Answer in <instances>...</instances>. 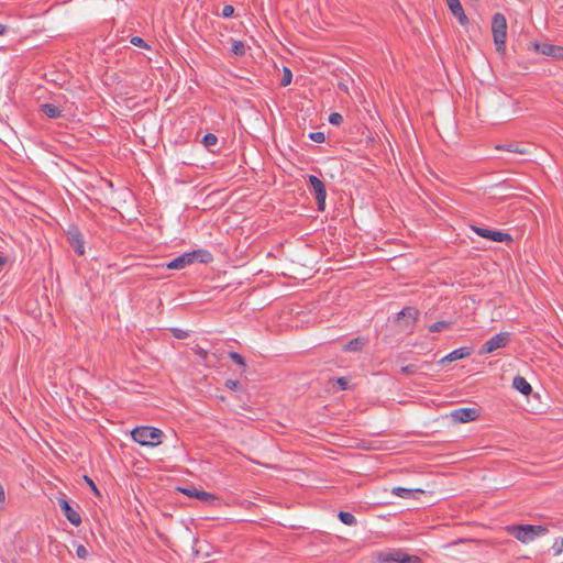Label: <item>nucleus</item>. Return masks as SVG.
<instances>
[{"label": "nucleus", "mask_w": 563, "mask_h": 563, "mask_svg": "<svg viewBox=\"0 0 563 563\" xmlns=\"http://www.w3.org/2000/svg\"><path fill=\"white\" fill-rule=\"evenodd\" d=\"M131 437L143 446L154 448L162 443L164 432L158 428L140 426L131 431Z\"/></svg>", "instance_id": "f257e3e1"}, {"label": "nucleus", "mask_w": 563, "mask_h": 563, "mask_svg": "<svg viewBox=\"0 0 563 563\" xmlns=\"http://www.w3.org/2000/svg\"><path fill=\"white\" fill-rule=\"evenodd\" d=\"M509 534L522 543L533 541L548 532V528L541 525H512L507 527Z\"/></svg>", "instance_id": "f03ea898"}, {"label": "nucleus", "mask_w": 563, "mask_h": 563, "mask_svg": "<svg viewBox=\"0 0 563 563\" xmlns=\"http://www.w3.org/2000/svg\"><path fill=\"white\" fill-rule=\"evenodd\" d=\"M492 33L496 51L500 54L506 52L507 21L503 13H495L492 19Z\"/></svg>", "instance_id": "7ed1b4c3"}, {"label": "nucleus", "mask_w": 563, "mask_h": 563, "mask_svg": "<svg viewBox=\"0 0 563 563\" xmlns=\"http://www.w3.org/2000/svg\"><path fill=\"white\" fill-rule=\"evenodd\" d=\"M308 188L317 200L318 210L324 211L327 189L324 183L314 175H308Z\"/></svg>", "instance_id": "20e7f679"}, {"label": "nucleus", "mask_w": 563, "mask_h": 563, "mask_svg": "<svg viewBox=\"0 0 563 563\" xmlns=\"http://www.w3.org/2000/svg\"><path fill=\"white\" fill-rule=\"evenodd\" d=\"M510 336L511 334L509 332L497 333L482 345L479 354H489L498 349L505 347L509 343Z\"/></svg>", "instance_id": "39448f33"}, {"label": "nucleus", "mask_w": 563, "mask_h": 563, "mask_svg": "<svg viewBox=\"0 0 563 563\" xmlns=\"http://www.w3.org/2000/svg\"><path fill=\"white\" fill-rule=\"evenodd\" d=\"M472 230L481 238L494 241V242H512V236L503 231H495L482 227L473 225Z\"/></svg>", "instance_id": "423d86ee"}, {"label": "nucleus", "mask_w": 563, "mask_h": 563, "mask_svg": "<svg viewBox=\"0 0 563 563\" xmlns=\"http://www.w3.org/2000/svg\"><path fill=\"white\" fill-rule=\"evenodd\" d=\"M178 490L190 498H197L201 503L208 505H213L216 500H219V498L216 495L206 490H199L195 486L178 487Z\"/></svg>", "instance_id": "0eeeda50"}, {"label": "nucleus", "mask_w": 563, "mask_h": 563, "mask_svg": "<svg viewBox=\"0 0 563 563\" xmlns=\"http://www.w3.org/2000/svg\"><path fill=\"white\" fill-rule=\"evenodd\" d=\"M67 241L79 256L85 254V241L80 230L76 225H70L67 230Z\"/></svg>", "instance_id": "6e6552de"}, {"label": "nucleus", "mask_w": 563, "mask_h": 563, "mask_svg": "<svg viewBox=\"0 0 563 563\" xmlns=\"http://www.w3.org/2000/svg\"><path fill=\"white\" fill-rule=\"evenodd\" d=\"M451 417L454 421L465 423L476 420L479 417V410L477 408H459L451 412Z\"/></svg>", "instance_id": "1a4fd4ad"}, {"label": "nucleus", "mask_w": 563, "mask_h": 563, "mask_svg": "<svg viewBox=\"0 0 563 563\" xmlns=\"http://www.w3.org/2000/svg\"><path fill=\"white\" fill-rule=\"evenodd\" d=\"M58 505L60 507V510H62L63 515L67 518V520L71 525H74L76 527L80 526V523H81V516L77 511V509L71 507V505L68 503L67 499L59 498L58 499Z\"/></svg>", "instance_id": "9d476101"}, {"label": "nucleus", "mask_w": 563, "mask_h": 563, "mask_svg": "<svg viewBox=\"0 0 563 563\" xmlns=\"http://www.w3.org/2000/svg\"><path fill=\"white\" fill-rule=\"evenodd\" d=\"M419 317V310L415 307L407 306L404 307L398 313H397V320H404L405 328H411L415 322L417 321Z\"/></svg>", "instance_id": "9b49d317"}, {"label": "nucleus", "mask_w": 563, "mask_h": 563, "mask_svg": "<svg viewBox=\"0 0 563 563\" xmlns=\"http://www.w3.org/2000/svg\"><path fill=\"white\" fill-rule=\"evenodd\" d=\"M445 2L451 13L457 19L460 24L466 25L468 23V18L466 16L460 0H445Z\"/></svg>", "instance_id": "f8f14e48"}, {"label": "nucleus", "mask_w": 563, "mask_h": 563, "mask_svg": "<svg viewBox=\"0 0 563 563\" xmlns=\"http://www.w3.org/2000/svg\"><path fill=\"white\" fill-rule=\"evenodd\" d=\"M188 257H190V263H201L209 264L213 261V255L203 249L194 250L191 252H187Z\"/></svg>", "instance_id": "ddd939ff"}, {"label": "nucleus", "mask_w": 563, "mask_h": 563, "mask_svg": "<svg viewBox=\"0 0 563 563\" xmlns=\"http://www.w3.org/2000/svg\"><path fill=\"white\" fill-rule=\"evenodd\" d=\"M391 493L398 497L401 498H415L417 499L418 496L423 495L424 490L420 488H405V487H394L391 489Z\"/></svg>", "instance_id": "4468645a"}, {"label": "nucleus", "mask_w": 563, "mask_h": 563, "mask_svg": "<svg viewBox=\"0 0 563 563\" xmlns=\"http://www.w3.org/2000/svg\"><path fill=\"white\" fill-rule=\"evenodd\" d=\"M512 386L515 389H517L519 393H521L525 396H529L532 391L531 385L528 383V380L522 376H516L512 380Z\"/></svg>", "instance_id": "2eb2a0df"}, {"label": "nucleus", "mask_w": 563, "mask_h": 563, "mask_svg": "<svg viewBox=\"0 0 563 563\" xmlns=\"http://www.w3.org/2000/svg\"><path fill=\"white\" fill-rule=\"evenodd\" d=\"M40 111L49 119H58L62 117V110L53 103H43Z\"/></svg>", "instance_id": "dca6fc26"}, {"label": "nucleus", "mask_w": 563, "mask_h": 563, "mask_svg": "<svg viewBox=\"0 0 563 563\" xmlns=\"http://www.w3.org/2000/svg\"><path fill=\"white\" fill-rule=\"evenodd\" d=\"M366 342L367 341H366L365 338H362V336L354 338V339L350 340L343 346V351H345V352H358V351H361L365 346Z\"/></svg>", "instance_id": "f3484780"}, {"label": "nucleus", "mask_w": 563, "mask_h": 563, "mask_svg": "<svg viewBox=\"0 0 563 563\" xmlns=\"http://www.w3.org/2000/svg\"><path fill=\"white\" fill-rule=\"evenodd\" d=\"M190 263V257H188L187 253L181 254L180 256L172 260L169 263H167L168 269H181L186 267Z\"/></svg>", "instance_id": "a211bd4d"}, {"label": "nucleus", "mask_w": 563, "mask_h": 563, "mask_svg": "<svg viewBox=\"0 0 563 563\" xmlns=\"http://www.w3.org/2000/svg\"><path fill=\"white\" fill-rule=\"evenodd\" d=\"M534 48L538 53L551 56L555 51H559V46L549 43H534Z\"/></svg>", "instance_id": "6ab92c4d"}, {"label": "nucleus", "mask_w": 563, "mask_h": 563, "mask_svg": "<svg viewBox=\"0 0 563 563\" xmlns=\"http://www.w3.org/2000/svg\"><path fill=\"white\" fill-rule=\"evenodd\" d=\"M377 559L380 563H390V562L399 563V550L382 552L378 554Z\"/></svg>", "instance_id": "aec40b11"}, {"label": "nucleus", "mask_w": 563, "mask_h": 563, "mask_svg": "<svg viewBox=\"0 0 563 563\" xmlns=\"http://www.w3.org/2000/svg\"><path fill=\"white\" fill-rule=\"evenodd\" d=\"M472 354V349L467 346H462L459 349H455L450 353V356L453 358V361L462 360Z\"/></svg>", "instance_id": "412c9836"}, {"label": "nucleus", "mask_w": 563, "mask_h": 563, "mask_svg": "<svg viewBox=\"0 0 563 563\" xmlns=\"http://www.w3.org/2000/svg\"><path fill=\"white\" fill-rule=\"evenodd\" d=\"M339 520L346 526H355L357 523V520L355 516L349 511H340L338 514Z\"/></svg>", "instance_id": "4be33fe9"}, {"label": "nucleus", "mask_w": 563, "mask_h": 563, "mask_svg": "<svg viewBox=\"0 0 563 563\" xmlns=\"http://www.w3.org/2000/svg\"><path fill=\"white\" fill-rule=\"evenodd\" d=\"M452 325L451 321L440 320L434 323H432L429 327V331L432 333L441 332L442 330L450 329Z\"/></svg>", "instance_id": "5701e85b"}, {"label": "nucleus", "mask_w": 563, "mask_h": 563, "mask_svg": "<svg viewBox=\"0 0 563 563\" xmlns=\"http://www.w3.org/2000/svg\"><path fill=\"white\" fill-rule=\"evenodd\" d=\"M231 52L239 57H242L246 53L245 44L242 41H232Z\"/></svg>", "instance_id": "b1692460"}, {"label": "nucleus", "mask_w": 563, "mask_h": 563, "mask_svg": "<svg viewBox=\"0 0 563 563\" xmlns=\"http://www.w3.org/2000/svg\"><path fill=\"white\" fill-rule=\"evenodd\" d=\"M228 355L232 362H234L235 364H238L239 366L242 367V372L246 371L247 365H246V362H245V358L243 357V355H241L238 352H229Z\"/></svg>", "instance_id": "393cba45"}, {"label": "nucleus", "mask_w": 563, "mask_h": 563, "mask_svg": "<svg viewBox=\"0 0 563 563\" xmlns=\"http://www.w3.org/2000/svg\"><path fill=\"white\" fill-rule=\"evenodd\" d=\"M399 563H422V560L417 555H410L399 550Z\"/></svg>", "instance_id": "a878e982"}, {"label": "nucleus", "mask_w": 563, "mask_h": 563, "mask_svg": "<svg viewBox=\"0 0 563 563\" xmlns=\"http://www.w3.org/2000/svg\"><path fill=\"white\" fill-rule=\"evenodd\" d=\"M218 142V137L217 135H214L213 133H207L203 135L202 137V144L207 147V148H210L211 146L216 145Z\"/></svg>", "instance_id": "bb28decb"}, {"label": "nucleus", "mask_w": 563, "mask_h": 563, "mask_svg": "<svg viewBox=\"0 0 563 563\" xmlns=\"http://www.w3.org/2000/svg\"><path fill=\"white\" fill-rule=\"evenodd\" d=\"M291 79H292L291 70L289 68H287V67H284L283 77H282V80H280V86L282 87H286V86L290 85Z\"/></svg>", "instance_id": "cd10ccee"}, {"label": "nucleus", "mask_w": 563, "mask_h": 563, "mask_svg": "<svg viewBox=\"0 0 563 563\" xmlns=\"http://www.w3.org/2000/svg\"><path fill=\"white\" fill-rule=\"evenodd\" d=\"M422 366H418L416 364H408L406 366H402L400 368V372L405 375H415L418 373V371L421 368Z\"/></svg>", "instance_id": "c85d7f7f"}, {"label": "nucleus", "mask_w": 563, "mask_h": 563, "mask_svg": "<svg viewBox=\"0 0 563 563\" xmlns=\"http://www.w3.org/2000/svg\"><path fill=\"white\" fill-rule=\"evenodd\" d=\"M496 148L497 150H506V151L512 152V153H520V154L525 153V151L520 150L518 147V145L515 143H509L507 145H498V146H496Z\"/></svg>", "instance_id": "c756f323"}, {"label": "nucleus", "mask_w": 563, "mask_h": 563, "mask_svg": "<svg viewBox=\"0 0 563 563\" xmlns=\"http://www.w3.org/2000/svg\"><path fill=\"white\" fill-rule=\"evenodd\" d=\"M551 549L554 555L561 554L563 552V538L555 539Z\"/></svg>", "instance_id": "7c9ffc66"}, {"label": "nucleus", "mask_w": 563, "mask_h": 563, "mask_svg": "<svg viewBox=\"0 0 563 563\" xmlns=\"http://www.w3.org/2000/svg\"><path fill=\"white\" fill-rule=\"evenodd\" d=\"M329 122L333 125H340L343 122V117L338 112H332L329 115Z\"/></svg>", "instance_id": "2f4dec72"}, {"label": "nucleus", "mask_w": 563, "mask_h": 563, "mask_svg": "<svg viewBox=\"0 0 563 563\" xmlns=\"http://www.w3.org/2000/svg\"><path fill=\"white\" fill-rule=\"evenodd\" d=\"M309 139L316 143H323L325 140L323 132H311Z\"/></svg>", "instance_id": "473e14b6"}, {"label": "nucleus", "mask_w": 563, "mask_h": 563, "mask_svg": "<svg viewBox=\"0 0 563 563\" xmlns=\"http://www.w3.org/2000/svg\"><path fill=\"white\" fill-rule=\"evenodd\" d=\"M170 332L173 333L174 338H176V339H186L189 335L188 331L181 330L178 328L170 329Z\"/></svg>", "instance_id": "72a5a7b5"}, {"label": "nucleus", "mask_w": 563, "mask_h": 563, "mask_svg": "<svg viewBox=\"0 0 563 563\" xmlns=\"http://www.w3.org/2000/svg\"><path fill=\"white\" fill-rule=\"evenodd\" d=\"M84 479L85 482L88 484L89 488L92 490V493L96 495V496H100V492L99 489L97 488L95 482L87 475H84Z\"/></svg>", "instance_id": "f704fd0d"}, {"label": "nucleus", "mask_w": 563, "mask_h": 563, "mask_svg": "<svg viewBox=\"0 0 563 563\" xmlns=\"http://www.w3.org/2000/svg\"><path fill=\"white\" fill-rule=\"evenodd\" d=\"M130 43L135 46H139V47H144V48L148 47L147 44L144 42V40L140 36L131 37Z\"/></svg>", "instance_id": "c9c22d12"}, {"label": "nucleus", "mask_w": 563, "mask_h": 563, "mask_svg": "<svg viewBox=\"0 0 563 563\" xmlns=\"http://www.w3.org/2000/svg\"><path fill=\"white\" fill-rule=\"evenodd\" d=\"M76 554L79 559H86L88 556V550L85 545L79 544L76 549Z\"/></svg>", "instance_id": "e433bc0d"}, {"label": "nucleus", "mask_w": 563, "mask_h": 563, "mask_svg": "<svg viewBox=\"0 0 563 563\" xmlns=\"http://www.w3.org/2000/svg\"><path fill=\"white\" fill-rule=\"evenodd\" d=\"M234 13V8L230 4H227L222 8V16L223 18H231Z\"/></svg>", "instance_id": "4c0bfd02"}, {"label": "nucleus", "mask_w": 563, "mask_h": 563, "mask_svg": "<svg viewBox=\"0 0 563 563\" xmlns=\"http://www.w3.org/2000/svg\"><path fill=\"white\" fill-rule=\"evenodd\" d=\"M240 383L235 379H227L225 380V387H228L231 390H238L240 387Z\"/></svg>", "instance_id": "58836bf2"}, {"label": "nucleus", "mask_w": 563, "mask_h": 563, "mask_svg": "<svg viewBox=\"0 0 563 563\" xmlns=\"http://www.w3.org/2000/svg\"><path fill=\"white\" fill-rule=\"evenodd\" d=\"M336 384L340 390H346L349 388V380L345 377H339Z\"/></svg>", "instance_id": "ea45409f"}, {"label": "nucleus", "mask_w": 563, "mask_h": 563, "mask_svg": "<svg viewBox=\"0 0 563 563\" xmlns=\"http://www.w3.org/2000/svg\"><path fill=\"white\" fill-rule=\"evenodd\" d=\"M5 504V493L2 484L0 483V508H3Z\"/></svg>", "instance_id": "a19ab883"}, {"label": "nucleus", "mask_w": 563, "mask_h": 563, "mask_svg": "<svg viewBox=\"0 0 563 563\" xmlns=\"http://www.w3.org/2000/svg\"><path fill=\"white\" fill-rule=\"evenodd\" d=\"M551 56L555 58H563V47L559 46V51H555Z\"/></svg>", "instance_id": "79ce46f5"}, {"label": "nucleus", "mask_w": 563, "mask_h": 563, "mask_svg": "<svg viewBox=\"0 0 563 563\" xmlns=\"http://www.w3.org/2000/svg\"><path fill=\"white\" fill-rule=\"evenodd\" d=\"M448 362H453V358L450 356V353L439 361L440 364H445Z\"/></svg>", "instance_id": "37998d69"}, {"label": "nucleus", "mask_w": 563, "mask_h": 563, "mask_svg": "<svg viewBox=\"0 0 563 563\" xmlns=\"http://www.w3.org/2000/svg\"><path fill=\"white\" fill-rule=\"evenodd\" d=\"M7 31V26L3 24H0V35H3Z\"/></svg>", "instance_id": "c03bdc74"}, {"label": "nucleus", "mask_w": 563, "mask_h": 563, "mask_svg": "<svg viewBox=\"0 0 563 563\" xmlns=\"http://www.w3.org/2000/svg\"><path fill=\"white\" fill-rule=\"evenodd\" d=\"M5 263V258L0 255V266H2Z\"/></svg>", "instance_id": "a18cd8bd"}]
</instances>
